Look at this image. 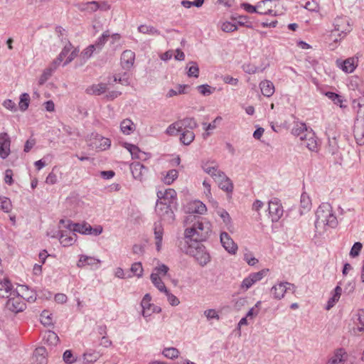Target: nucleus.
<instances>
[{
	"instance_id": "58",
	"label": "nucleus",
	"mask_w": 364,
	"mask_h": 364,
	"mask_svg": "<svg viewBox=\"0 0 364 364\" xmlns=\"http://www.w3.org/2000/svg\"><path fill=\"white\" fill-rule=\"evenodd\" d=\"M199 92L203 95H210L211 92V87L208 85H203L198 87Z\"/></svg>"
},
{
	"instance_id": "51",
	"label": "nucleus",
	"mask_w": 364,
	"mask_h": 364,
	"mask_svg": "<svg viewBox=\"0 0 364 364\" xmlns=\"http://www.w3.org/2000/svg\"><path fill=\"white\" fill-rule=\"evenodd\" d=\"M131 271L136 276L140 277L143 272L142 265L140 262H136L132 264Z\"/></svg>"
},
{
	"instance_id": "61",
	"label": "nucleus",
	"mask_w": 364,
	"mask_h": 364,
	"mask_svg": "<svg viewBox=\"0 0 364 364\" xmlns=\"http://www.w3.org/2000/svg\"><path fill=\"white\" fill-rule=\"evenodd\" d=\"M73 241V238L72 237H66L64 235H62L60 238V242L61 244H63L64 246H68L72 244V242Z\"/></svg>"
},
{
	"instance_id": "12",
	"label": "nucleus",
	"mask_w": 364,
	"mask_h": 364,
	"mask_svg": "<svg viewBox=\"0 0 364 364\" xmlns=\"http://www.w3.org/2000/svg\"><path fill=\"white\" fill-rule=\"evenodd\" d=\"M121 145L130 152L133 159L144 161L149 158V154L140 150L136 145L127 142H122Z\"/></svg>"
},
{
	"instance_id": "29",
	"label": "nucleus",
	"mask_w": 364,
	"mask_h": 364,
	"mask_svg": "<svg viewBox=\"0 0 364 364\" xmlns=\"http://www.w3.org/2000/svg\"><path fill=\"white\" fill-rule=\"evenodd\" d=\"M107 90V85L100 83L93 85L87 89V92L90 95H100Z\"/></svg>"
},
{
	"instance_id": "35",
	"label": "nucleus",
	"mask_w": 364,
	"mask_h": 364,
	"mask_svg": "<svg viewBox=\"0 0 364 364\" xmlns=\"http://www.w3.org/2000/svg\"><path fill=\"white\" fill-rule=\"evenodd\" d=\"M99 357V353L95 351L86 352L83 354V362L85 364H92L97 361Z\"/></svg>"
},
{
	"instance_id": "3",
	"label": "nucleus",
	"mask_w": 364,
	"mask_h": 364,
	"mask_svg": "<svg viewBox=\"0 0 364 364\" xmlns=\"http://www.w3.org/2000/svg\"><path fill=\"white\" fill-rule=\"evenodd\" d=\"M158 201L156 205V210L161 215L160 210L162 211L164 206L167 213L170 210V207L176 205L177 195L173 188H168L164 192L159 191L157 193Z\"/></svg>"
},
{
	"instance_id": "64",
	"label": "nucleus",
	"mask_w": 364,
	"mask_h": 364,
	"mask_svg": "<svg viewBox=\"0 0 364 364\" xmlns=\"http://www.w3.org/2000/svg\"><path fill=\"white\" fill-rule=\"evenodd\" d=\"M36 140L34 139H30L26 141L25 146H24V151L28 152L35 145Z\"/></svg>"
},
{
	"instance_id": "30",
	"label": "nucleus",
	"mask_w": 364,
	"mask_h": 364,
	"mask_svg": "<svg viewBox=\"0 0 364 364\" xmlns=\"http://www.w3.org/2000/svg\"><path fill=\"white\" fill-rule=\"evenodd\" d=\"M341 293H342L341 287L339 286H337L334 289V293H333V296L328 301L326 310H329L331 308H332L335 305V304L339 300Z\"/></svg>"
},
{
	"instance_id": "9",
	"label": "nucleus",
	"mask_w": 364,
	"mask_h": 364,
	"mask_svg": "<svg viewBox=\"0 0 364 364\" xmlns=\"http://www.w3.org/2000/svg\"><path fill=\"white\" fill-rule=\"evenodd\" d=\"M77 53L78 50L71 43H68L63 48L57 60L63 62L64 65H66L75 58Z\"/></svg>"
},
{
	"instance_id": "33",
	"label": "nucleus",
	"mask_w": 364,
	"mask_h": 364,
	"mask_svg": "<svg viewBox=\"0 0 364 364\" xmlns=\"http://www.w3.org/2000/svg\"><path fill=\"white\" fill-rule=\"evenodd\" d=\"M354 106L358 107L357 117L364 120V97L353 101Z\"/></svg>"
},
{
	"instance_id": "15",
	"label": "nucleus",
	"mask_w": 364,
	"mask_h": 364,
	"mask_svg": "<svg viewBox=\"0 0 364 364\" xmlns=\"http://www.w3.org/2000/svg\"><path fill=\"white\" fill-rule=\"evenodd\" d=\"M186 213L189 214H204L207 211V208L204 203L200 200L191 201L185 207Z\"/></svg>"
},
{
	"instance_id": "41",
	"label": "nucleus",
	"mask_w": 364,
	"mask_h": 364,
	"mask_svg": "<svg viewBox=\"0 0 364 364\" xmlns=\"http://www.w3.org/2000/svg\"><path fill=\"white\" fill-rule=\"evenodd\" d=\"M163 354L166 358L173 359L178 358L179 355L178 350L175 348H165L163 351Z\"/></svg>"
},
{
	"instance_id": "1",
	"label": "nucleus",
	"mask_w": 364,
	"mask_h": 364,
	"mask_svg": "<svg viewBox=\"0 0 364 364\" xmlns=\"http://www.w3.org/2000/svg\"><path fill=\"white\" fill-rule=\"evenodd\" d=\"M193 218L197 220L192 227L188 228L185 230L186 242L188 244L189 240L193 241V243H198V242L205 240L210 232V225L208 223L204 224L201 220L196 218L195 216H188L186 222L190 220L193 221Z\"/></svg>"
},
{
	"instance_id": "36",
	"label": "nucleus",
	"mask_w": 364,
	"mask_h": 364,
	"mask_svg": "<svg viewBox=\"0 0 364 364\" xmlns=\"http://www.w3.org/2000/svg\"><path fill=\"white\" fill-rule=\"evenodd\" d=\"M188 87V85H178L175 89H171L166 94L167 97H173L174 96L184 94L185 90Z\"/></svg>"
},
{
	"instance_id": "4",
	"label": "nucleus",
	"mask_w": 364,
	"mask_h": 364,
	"mask_svg": "<svg viewBox=\"0 0 364 364\" xmlns=\"http://www.w3.org/2000/svg\"><path fill=\"white\" fill-rule=\"evenodd\" d=\"M334 28L331 31V38L334 42L343 38L347 33L351 31V26L346 17L339 16L335 18L333 21Z\"/></svg>"
},
{
	"instance_id": "28",
	"label": "nucleus",
	"mask_w": 364,
	"mask_h": 364,
	"mask_svg": "<svg viewBox=\"0 0 364 364\" xmlns=\"http://www.w3.org/2000/svg\"><path fill=\"white\" fill-rule=\"evenodd\" d=\"M120 129L124 134L129 135L135 130V125L131 119H125L121 122Z\"/></svg>"
},
{
	"instance_id": "32",
	"label": "nucleus",
	"mask_w": 364,
	"mask_h": 364,
	"mask_svg": "<svg viewBox=\"0 0 364 364\" xmlns=\"http://www.w3.org/2000/svg\"><path fill=\"white\" fill-rule=\"evenodd\" d=\"M20 299L13 298L9 300L7 305L10 309L14 311H21L23 309L24 304L19 302Z\"/></svg>"
},
{
	"instance_id": "21",
	"label": "nucleus",
	"mask_w": 364,
	"mask_h": 364,
	"mask_svg": "<svg viewBox=\"0 0 364 364\" xmlns=\"http://www.w3.org/2000/svg\"><path fill=\"white\" fill-rule=\"evenodd\" d=\"M357 58H348L341 64V69L347 73H353L358 66Z\"/></svg>"
},
{
	"instance_id": "8",
	"label": "nucleus",
	"mask_w": 364,
	"mask_h": 364,
	"mask_svg": "<svg viewBox=\"0 0 364 364\" xmlns=\"http://www.w3.org/2000/svg\"><path fill=\"white\" fill-rule=\"evenodd\" d=\"M279 3L276 0H263L257 3L258 14L263 15H278Z\"/></svg>"
},
{
	"instance_id": "16",
	"label": "nucleus",
	"mask_w": 364,
	"mask_h": 364,
	"mask_svg": "<svg viewBox=\"0 0 364 364\" xmlns=\"http://www.w3.org/2000/svg\"><path fill=\"white\" fill-rule=\"evenodd\" d=\"M220 242L223 247L230 254L235 255L237 251V245L227 232L220 234Z\"/></svg>"
},
{
	"instance_id": "19",
	"label": "nucleus",
	"mask_w": 364,
	"mask_h": 364,
	"mask_svg": "<svg viewBox=\"0 0 364 364\" xmlns=\"http://www.w3.org/2000/svg\"><path fill=\"white\" fill-rule=\"evenodd\" d=\"M215 181L218 183L219 187L223 191L231 193L233 190V184L231 181L226 177L223 173H218Z\"/></svg>"
},
{
	"instance_id": "63",
	"label": "nucleus",
	"mask_w": 364,
	"mask_h": 364,
	"mask_svg": "<svg viewBox=\"0 0 364 364\" xmlns=\"http://www.w3.org/2000/svg\"><path fill=\"white\" fill-rule=\"evenodd\" d=\"M57 182V176L56 175L51 172L46 177V183L48 184H55Z\"/></svg>"
},
{
	"instance_id": "50",
	"label": "nucleus",
	"mask_w": 364,
	"mask_h": 364,
	"mask_svg": "<svg viewBox=\"0 0 364 364\" xmlns=\"http://www.w3.org/2000/svg\"><path fill=\"white\" fill-rule=\"evenodd\" d=\"M362 247H363V245H362V244L360 242H355L353 245V247H352V248L350 250V255L352 257H357L359 255V253H360V250L362 249Z\"/></svg>"
},
{
	"instance_id": "14",
	"label": "nucleus",
	"mask_w": 364,
	"mask_h": 364,
	"mask_svg": "<svg viewBox=\"0 0 364 364\" xmlns=\"http://www.w3.org/2000/svg\"><path fill=\"white\" fill-rule=\"evenodd\" d=\"M283 208L277 200L269 203V213L272 221H278L283 215Z\"/></svg>"
},
{
	"instance_id": "17",
	"label": "nucleus",
	"mask_w": 364,
	"mask_h": 364,
	"mask_svg": "<svg viewBox=\"0 0 364 364\" xmlns=\"http://www.w3.org/2000/svg\"><path fill=\"white\" fill-rule=\"evenodd\" d=\"M353 324L352 331L355 335L359 334L364 331V310L360 309L353 316Z\"/></svg>"
},
{
	"instance_id": "43",
	"label": "nucleus",
	"mask_w": 364,
	"mask_h": 364,
	"mask_svg": "<svg viewBox=\"0 0 364 364\" xmlns=\"http://www.w3.org/2000/svg\"><path fill=\"white\" fill-rule=\"evenodd\" d=\"M1 200V209L6 213L10 212L12 208L11 200L6 197L0 198Z\"/></svg>"
},
{
	"instance_id": "25",
	"label": "nucleus",
	"mask_w": 364,
	"mask_h": 364,
	"mask_svg": "<svg viewBox=\"0 0 364 364\" xmlns=\"http://www.w3.org/2000/svg\"><path fill=\"white\" fill-rule=\"evenodd\" d=\"M260 89L262 93L266 97H270L274 92V86L273 83L269 80H264L261 82Z\"/></svg>"
},
{
	"instance_id": "38",
	"label": "nucleus",
	"mask_w": 364,
	"mask_h": 364,
	"mask_svg": "<svg viewBox=\"0 0 364 364\" xmlns=\"http://www.w3.org/2000/svg\"><path fill=\"white\" fill-rule=\"evenodd\" d=\"M30 97L27 93H23L21 95L19 102V108L22 111H25L29 105Z\"/></svg>"
},
{
	"instance_id": "20",
	"label": "nucleus",
	"mask_w": 364,
	"mask_h": 364,
	"mask_svg": "<svg viewBox=\"0 0 364 364\" xmlns=\"http://www.w3.org/2000/svg\"><path fill=\"white\" fill-rule=\"evenodd\" d=\"M135 58L134 52L129 50L124 51L121 56V63L124 68H129L132 66Z\"/></svg>"
},
{
	"instance_id": "49",
	"label": "nucleus",
	"mask_w": 364,
	"mask_h": 364,
	"mask_svg": "<svg viewBox=\"0 0 364 364\" xmlns=\"http://www.w3.org/2000/svg\"><path fill=\"white\" fill-rule=\"evenodd\" d=\"M261 301H258L247 313V317L252 318L256 316L260 310Z\"/></svg>"
},
{
	"instance_id": "42",
	"label": "nucleus",
	"mask_w": 364,
	"mask_h": 364,
	"mask_svg": "<svg viewBox=\"0 0 364 364\" xmlns=\"http://www.w3.org/2000/svg\"><path fill=\"white\" fill-rule=\"evenodd\" d=\"M188 77H198L199 75V68L198 65L196 63H190L188 64Z\"/></svg>"
},
{
	"instance_id": "24",
	"label": "nucleus",
	"mask_w": 364,
	"mask_h": 364,
	"mask_svg": "<svg viewBox=\"0 0 364 364\" xmlns=\"http://www.w3.org/2000/svg\"><path fill=\"white\" fill-rule=\"evenodd\" d=\"M347 355L346 352L342 350H338L336 353L328 360L327 364H343L346 360Z\"/></svg>"
},
{
	"instance_id": "39",
	"label": "nucleus",
	"mask_w": 364,
	"mask_h": 364,
	"mask_svg": "<svg viewBox=\"0 0 364 364\" xmlns=\"http://www.w3.org/2000/svg\"><path fill=\"white\" fill-rule=\"evenodd\" d=\"M63 359L65 363L72 364L77 360V357L73 353V352L70 350H67L63 353Z\"/></svg>"
},
{
	"instance_id": "62",
	"label": "nucleus",
	"mask_w": 364,
	"mask_h": 364,
	"mask_svg": "<svg viewBox=\"0 0 364 364\" xmlns=\"http://www.w3.org/2000/svg\"><path fill=\"white\" fill-rule=\"evenodd\" d=\"M67 296L64 294H57L55 296V301L58 304H64L67 301Z\"/></svg>"
},
{
	"instance_id": "11",
	"label": "nucleus",
	"mask_w": 364,
	"mask_h": 364,
	"mask_svg": "<svg viewBox=\"0 0 364 364\" xmlns=\"http://www.w3.org/2000/svg\"><path fill=\"white\" fill-rule=\"evenodd\" d=\"M11 153V139L7 133H0V157L7 158Z\"/></svg>"
},
{
	"instance_id": "5",
	"label": "nucleus",
	"mask_w": 364,
	"mask_h": 364,
	"mask_svg": "<svg viewBox=\"0 0 364 364\" xmlns=\"http://www.w3.org/2000/svg\"><path fill=\"white\" fill-rule=\"evenodd\" d=\"M187 253L193 257L200 265H205L210 261V255L205 247L200 243L188 245Z\"/></svg>"
},
{
	"instance_id": "44",
	"label": "nucleus",
	"mask_w": 364,
	"mask_h": 364,
	"mask_svg": "<svg viewBox=\"0 0 364 364\" xmlns=\"http://www.w3.org/2000/svg\"><path fill=\"white\" fill-rule=\"evenodd\" d=\"M326 95L329 99H331L332 101H333L336 105H339L341 107H343V105H342L343 100L340 95H338V94H336L335 92H326Z\"/></svg>"
},
{
	"instance_id": "13",
	"label": "nucleus",
	"mask_w": 364,
	"mask_h": 364,
	"mask_svg": "<svg viewBox=\"0 0 364 364\" xmlns=\"http://www.w3.org/2000/svg\"><path fill=\"white\" fill-rule=\"evenodd\" d=\"M74 230L82 234H89L98 235L102 232V228L100 225L92 228L88 223H77L75 225Z\"/></svg>"
},
{
	"instance_id": "22",
	"label": "nucleus",
	"mask_w": 364,
	"mask_h": 364,
	"mask_svg": "<svg viewBox=\"0 0 364 364\" xmlns=\"http://www.w3.org/2000/svg\"><path fill=\"white\" fill-rule=\"evenodd\" d=\"M131 170L134 178L141 181L146 169L141 164L136 162L131 164Z\"/></svg>"
},
{
	"instance_id": "23",
	"label": "nucleus",
	"mask_w": 364,
	"mask_h": 364,
	"mask_svg": "<svg viewBox=\"0 0 364 364\" xmlns=\"http://www.w3.org/2000/svg\"><path fill=\"white\" fill-rule=\"evenodd\" d=\"M100 263V259L87 255H82L77 262V266L80 267L85 266H95Z\"/></svg>"
},
{
	"instance_id": "59",
	"label": "nucleus",
	"mask_w": 364,
	"mask_h": 364,
	"mask_svg": "<svg viewBox=\"0 0 364 364\" xmlns=\"http://www.w3.org/2000/svg\"><path fill=\"white\" fill-rule=\"evenodd\" d=\"M13 171L11 169H7L5 171L4 181L9 185H11L14 182L13 181Z\"/></svg>"
},
{
	"instance_id": "60",
	"label": "nucleus",
	"mask_w": 364,
	"mask_h": 364,
	"mask_svg": "<svg viewBox=\"0 0 364 364\" xmlns=\"http://www.w3.org/2000/svg\"><path fill=\"white\" fill-rule=\"evenodd\" d=\"M205 315L208 319L211 318H217L219 319V316L215 310L214 309H208L205 311Z\"/></svg>"
},
{
	"instance_id": "57",
	"label": "nucleus",
	"mask_w": 364,
	"mask_h": 364,
	"mask_svg": "<svg viewBox=\"0 0 364 364\" xmlns=\"http://www.w3.org/2000/svg\"><path fill=\"white\" fill-rule=\"evenodd\" d=\"M52 70L50 68L46 69L39 79V84L43 85L51 75Z\"/></svg>"
},
{
	"instance_id": "46",
	"label": "nucleus",
	"mask_w": 364,
	"mask_h": 364,
	"mask_svg": "<svg viewBox=\"0 0 364 364\" xmlns=\"http://www.w3.org/2000/svg\"><path fill=\"white\" fill-rule=\"evenodd\" d=\"M203 168L206 173L215 177V179L217 178L218 173H222L216 167L210 166L208 164H205Z\"/></svg>"
},
{
	"instance_id": "37",
	"label": "nucleus",
	"mask_w": 364,
	"mask_h": 364,
	"mask_svg": "<svg viewBox=\"0 0 364 364\" xmlns=\"http://www.w3.org/2000/svg\"><path fill=\"white\" fill-rule=\"evenodd\" d=\"M41 321L44 326H50L53 323L52 314L48 311H43L41 314Z\"/></svg>"
},
{
	"instance_id": "40",
	"label": "nucleus",
	"mask_w": 364,
	"mask_h": 364,
	"mask_svg": "<svg viewBox=\"0 0 364 364\" xmlns=\"http://www.w3.org/2000/svg\"><path fill=\"white\" fill-rule=\"evenodd\" d=\"M310 130L308 129L306 124L304 123H299L296 125V127L293 129V132L294 134L297 136H304L307 132H309Z\"/></svg>"
},
{
	"instance_id": "53",
	"label": "nucleus",
	"mask_w": 364,
	"mask_h": 364,
	"mask_svg": "<svg viewBox=\"0 0 364 364\" xmlns=\"http://www.w3.org/2000/svg\"><path fill=\"white\" fill-rule=\"evenodd\" d=\"M244 259L247 262L249 265L254 266L258 262V259L252 256L250 252L244 255Z\"/></svg>"
},
{
	"instance_id": "56",
	"label": "nucleus",
	"mask_w": 364,
	"mask_h": 364,
	"mask_svg": "<svg viewBox=\"0 0 364 364\" xmlns=\"http://www.w3.org/2000/svg\"><path fill=\"white\" fill-rule=\"evenodd\" d=\"M242 7L248 13H258L257 4L256 6H252L249 4H242Z\"/></svg>"
},
{
	"instance_id": "6",
	"label": "nucleus",
	"mask_w": 364,
	"mask_h": 364,
	"mask_svg": "<svg viewBox=\"0 0 364 364\" xmlns=\"http://www.w3.org/2000/svg\"><path fill=\"white\" fill-rule=\"evenodd\" d=\"M168 267L165 264H161L159 267L154 268L153 272L151 274V279L154 286L160 291L164 293H167V289L162 279L167 274Z\"/></svg>"
},
{
	"instance_id": "34",
	"label": "nucleus",
	"mask_w": 364,
	"mask_h": 364,
	"mask_svg": "<svg viewBox=\"0 0 364 364\" xmlns=\"http://www.w3.org/2000/svg\"><path fill=\"white\" fill-rule=\"evenodd\" d=\"M178 171L175 169H172L166 173L162 178V181L165 184L170 185L178 178Z\"/></svg>"
},
{
	"instance_id": "47",
	"label": "nucleus",
	"mask_w": 364,
	"mask_h": 364,
	"mask_svg": "<svg viewBox=\"0 0 364 364\" xmlns=\"http://www.w3.org/2000/svg\"><path fill=\"white\" fill-rule=\"evenodd\" d=\"M301 205L304 209H309L311 206V202L310 198L306 193H303L301 196Z\"/></svg>"
},
{
	"instance_id": "2",
	"label": "nucleus",
	"mask_w": 364,
	"mask_h": 364,
	"mask_svg": "<svg viewBox=\"0 0 364 364\" xmlns=\"http://www.w3.org/2000/svg\"><path fill=\"white\" fill-rule=\"evenodd\" d=\"M316 224L318 226L334 227L337 224L336 217L333 213L332 207L329 203H322L317 209Z\"/></svg>"
},
{
	"instance_id": "7",
	"label": "nucleus",
	"mask_w": 364,
	"mask_h": 364,
	"mask_svg": "<svg viewBox=\"0 0 364 364\" xmlns=\"http://www.w3.org/2000/svg\"><path fill=\"white\" fill-rule=\"evenodd\" d=\"M196 127V122L193 119H184L178 120L171 124L166 129V132L169 135H177L181 133L186 128L193 129Z\"/></svg>"
},
{
	"instance_id": "52",
	"label": "nucleus",
	"mask_w": 364,
	"mask_h": 364,
	"mask_svg": "<svg viewBox=\"0 0 364 364\" xmlns=\"http://www.w3.org/2000/svg\"><path fill=\"white\" fill-rule=\"evenodd\" d=\"M110 37L109 32L108 31H105L100 38H98L95 43V46L101 47L108 40V38Z\"/></svg>"
},
{
	"instance_id": "54",
	"label": "nucleus",
	"mask_w": 364,
	"mask_h": 364,
	"mask_svg": "<svg viewBox=\"0 0 364 364\" xmlns=\"http://www.w3.org/2000/svg\"><path fill=\"white\" fill-rule=\"evenodd\" d=\"M95 49V45H90L87 48H86L82 52V55L83 58H90L92 55Z\"/></svg>"
},
{
	"instance_id": "31",
	"label": "nucleus",
	"mask_w": 364,
	"mask_h": 364,
	"mask_svg": "<svg viewBox=\"0 0 364 364\" xmlns=\"http://www.w3.org/2000/svg\"><path fill=\"white\" fill-rule=\"evenodd\" d=\"M287 291V287L286 284L284 283H280L272 289V292L274 295V296L277 299H281L284 296L285 292Z\"/></svg>"
},
{
	"instance_id": "55",
	"label": "nucleus",
	"mask_w": 364,
	"mask_h": 364,
	"mask_svg": "<svg viewBox=\"0 0 364 364\" xmlns=\"http://www.w3.org/2000/svg\"><path fill=\"white\" fill-rule=\"evenodd\" d=\"M254 284V280H252V279H251V277L249 276L242 281L241 288L244 290H247Z\"/></svg>"
},
{
	"instance_id": "45",
	"label": "nucleus",
	"mask_w": 364,
	"mask_h": 364,
	"mask_svg": "<svg viewBox=\"0 0 364 364\" xmlns=\"http://www.w3.org/2000/svg\"><path fill=\"white\" fill-rule=\"evenodd\" d=\"M268 272V269H264L258 272L252 273L249 276L252 279V280H254V283H256L257 282L260 281Z\"/></svg>"
},
{
	"instance_id": "10",
	"label": "nucleus",
	"mask_w": 364,
	"mask_h": 364,
	"mask_svg": "<svg viewBox=\"0 0 364 364\" xmlns=\"http://www.w3.org/2000/svg\"><path fill=\"white\" fill-rule=\"evenodd\" d=\"M151 297L149 294H146L141 303L142 307V314L144 316H149L153 313L159 312L161 309L151 303Z\"/></svg>"
},
{
	"instance_id": "48",
	"label": "nucleus",
	"mask_w": 364,
	"mask_h": 364,
	"mask_svg": "<svg viewBox=\"0 0 364 364\" xmlns=\"http://www.w3.org/2000/svg\"><path fill=\"white\" fill-rule=\"evenodd\" d=\"M221 29L225 32H232L237 30V26L232 23L225 21L222 23Z\"/></svg>"
},
{
	"instance_id": "18",
	"label": "nucleus",
	"mask_w": 364,
	"mask_h": 364,
	"mask_svg": "<svg viewBox=\"0 0 364 364\" xmlns=\"http://www.w3.org/2000/svg\"><path fill=\"white\" fill-rule=\"evenodd\" d=\"M301 140L304 141L305 146L311 151L317 149L318 141L315 134L310 129L304 136H301Z\"/></svg>"
},
{
	"instance_id": "26",
	"label": "nucleus",
	"mask_w": 364,
	"mask_h": 364,
	"mask_svg": "<svg viewBox=\"0 0 364 364\" xmlns=\"http://www.w3.org/2000/svg\"><path fill=\"white\" fill-rule=\"evenodd\" d=\"M192 129L191 128H186V129L181 132L180 140L183 144L188 145L193 141L195 135Z\"/></svg>"
},
{
	"instance_id": "27",
	"label": "nucleus",
	"mask_w": 364,
	"mask_h": 364,
	"mask_svg": "<svg viewBox=\"0 0 364 364\" xmlns=\"http://www.w3.org/2000/svg\"><path fill=\"white\" fill-rule=\"evenodd\" d=\"M164 229L161 224H155L154 235L156 240V249L158 251L161 250L163 239Z\"/></svg>"
}]
</instances>
